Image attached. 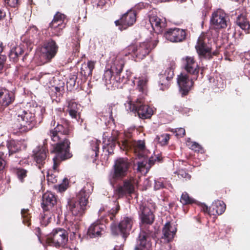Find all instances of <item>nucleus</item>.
<instances>
[{
    "label": "nucleus",
    "mask_w": 250,
    "mask_h": 250,
    "mask_svg": "<svg viewBox=\"0 0 250 250\" xmlns=\"http://www.w3.org/2000/svg\"><path fill=\"white\" fill-rule=\"evenodd\" d=\"M50 125L54 127L49 130L48 134L53 141L57 142L53 150L56 153L53 159V168L57 170L62 161L70 159L73 156L70 151V142L68 139L69 137L73 136V127L70 122L65 119L57 124L55 120H53Z\"/></svg>",
    "instance_id": "nucleus-1"
},
{
    "label": "nucleus",
    "mask_w": 250,
    "mask_h": 250,
    "mask_svg": "<svg viewBox=\"0 0 250 250\" xmlns=\"http://www.w3.org/2000/svg\"><path fill=\"white\" fill-rule=\"evenodd\" d=\"M184 68L188 74L192 76L189 79L187 74L181 73L178 76L177 83L179 86V92L182 97L188 94L193 86L194 81L196 80L199 76L200 67L194 57L186 56L182 58Z\"/></svg>",
    "instance_id": "nucleus-2"
},
{
    "label": "nucleus",
    "mask_w": 250,
    "mask_h": 250,
    "mask_svg": "<svg viewBox=\"0 0 250 250\" xmlns=\"http://www.w3.org/2000/svg\"><path fill=\"white\" fill-rule=\"evenodd\" d=\"M92 190L93 187L91 184L87 183L78 193L75 199H68L66 205L67 209L75 216H82L87 209L88 198Z\"/></svg>",
    "instance_id": "nucleus-3"
},
{
    "label": "nucleus",
    "mask_w": 250,
    "mask_h": 250,
    "mask_svg": "<svg viewBox=\"0 0 250 250\" xmlns=\"http://www.w3.org/2000/svg\"><path fill=\"white\" fill-rule=\"evenodd\" d=\"M17 122L13 127L20 132H27L36 124L35 109L24 110L21 108L17 112Z\"/></svg>",
    "instance_id": "nucleus-4"
},
{
    "label": "nucleus",
    "mask_w": 250,
    "mask_h": 250,
    "mask_svg": "<svg viewBox=\"0 0 250 250\" xmlns=\"http://www.w3.org/2000/svg\"><path fill=\"white\" fill-rule=\"evenodd\" d=\"M131 163L127 158H119L116 160L113 166V171L108 176L110 184L114 186L119 181L123 180L129 172Z\"/></svg>",
    "instance_id": "nucleus-5"
},
{
    "label": "nucleus",
    "mask_w": 250,
    "mask_h": 250,
    "mask_svg": "<svg viewBox=\"0 0 250 250\" xmlns=\"http://www.w3.org/2000/svg\"><path fill=\"white\" fill-rule=\"evenodd\" d=\"M158 42L157 40L144 42L137 46L130 45L126 49L128 54L133 53L137 59L143 60L156 46Z\"/></svg>",
    "instance_id": "nucleus-6"
},
{
    "label": "nucleus",
    "mask_w": 250,
    "mask_h": 250,
    "mask_svg": "<svg viewBox=\"0 0 250 250\" xmlns=\"http://www.w3.org/2000/svg\"><path fill=\"white\" fill-rule=\"evenodd\" d=\"M196 52L201 59L209 58L212 50V39L207 34L202 33L199 37L195 46Z\"/></svg>",
    "instance_id": "nucleus-7"
},
{
    "label": "nucleus",
    "mask_w": 250,
    "mask_h": 250,
    "mask_svg": "<svg viewBox=\"0 0 250 250\" xmlns=\"http://www.w3.org/2000/svg\"><path fill=\"white\" fill-rule=\"evenodd\" d=\"M134 222L133 217H124L118 226L114 224L113 223L110 225L112 233L116 235L120 234L125 241L130 234Z\"/></svg>",
    "instance_id": "nucleus-8"
},
{
    "label": "nucleus",
    "mask_w": 250,
    "mask_h": 250,
    "mask_svg": "<svg viewBox=\"0 0 250 250\" xmlns=\"http://www.w3.org/2000/svg\"><path fill=\"white\" fill-rule=\"evenodd\" d=\"M138 187V180L133 177H130L123 181L122 185L117 186L114 190L117 199H120L127 195L134 193Z\"/></svg>",
    "instance_id": "nucleus-9"
},
{
    "label": "nucleus",
    "mask_w": 250,
    "mask_h": 250,
    "mask_svg": "<svg viewBox=\"0 0 250 250\" xmlns=\"http://www.w3.org/2000/svg\"><path fill=\"white\" fill-rule=\"evenodd\" d=\"M132 111L137 113L140 118L150 119L153 114V110L148 105L145 104V98L138 97L134 102H130Z\"/></svg>",
    "instance_id": "nucleus-10"
},
{
    "label": "nucleus",
    "mask_w": 250,
    "mask_h": 250,
    "mask_svg": "<svg viewBox=\"0 0 250 250\" xmlns=\"http://www.w3.org/2000/svg\"><path fill=\"white\" fill-rule=\"evenodd\" d=\"M67 21L68 19L65 15L60 12H57L48 26L52 36L57 37L61 36L63 33V29L66 27Z\"/></svg>",
    "instance_id": "nucleus-11"
},
{
    "label": "nucleus",
    "mask_w": 250,
    "mask_h": 250,
    "mask_svg": "<svg viewBox=\"0 0 250 250\" xmlns=\"http://www.w3.org/2000/svg\"><path fill=\"white\" fill-rule=\"evenodd\" d=\"M68 241V233L62 228L54 229L47 238V242L50 246L56 248L64 246Z\"/></svg>",
    "instance_id": "nucleus-12"
},
{
    "label": "nucleus",
    "mask_w": 250,
    "mask_h": 250,
    "mask_svg": "<svg viewBox=\"0 0 250 250\" xmlns=\"http://www.w3.org/2000/svg\"><path fill=\"white\" fill-rule=\"evenodd\" d=\"M120 148L125 151H131L138 156H141L146 148L144 141H136L133 139H125L122 143H118Z\"/></svg>",
    "instance_id": "nucleus-13"
},
{
    "label": "nucleus",
    "mask_w": 250,
    "mask_h": 250,
    "mask_svg": "<svg viewBox=\"0 0 250 250\" xmlns=\"http://www.w3.org/2000/svg\"><path fill=\"white\" fill-rule=\"evenodd\" d=\"M152 232L148 227L141 229L137 239L134 250H152L151 235Z\"/></svg>",
    "instance_id": "nucleus-14"
},
{
    "label": "nucleus",
    "mask_w": 250,
    "mask_h": 250,
    "mask_svg": "<svg viewBox=\"0 0 250 250\" xmlns=\"http://www.w3.org/2000/svg\"><path fill=\"white\" fill-rule=\"evenodd\" d=\"M136 11L131 8L123 14L119 20L115 21L114 23L116 26L119 27L120 30H126L136 22Z\"/></svg>",
    "instance_id": "nucleus-15"
},
{
    "label": "nucleus",
    "mask_w": 250,
    "mask_h": 250,
    "mask_svg": "<svg viewBox=\"0 0 250 250\" xmlns=\"http://www.w3.org/2000/svg\"><path fill=\"white\" fill-rule=\"evenodd\" d=\"M187 30L177 28H167L164 32L163 37L167 41L173 43L181 42L187 38Z\"/></svg>",
    "instance_id": "nucleus-16"
},
{
    "label": "nucleus",
    "mask_w": 250,
    "mask_h": 250,
    "mask_svg": "<svg viewBox=\"0 0 250 250\" xmlns=\"http://www.w3.org/2000/svg\"><path fill=\"white\" fill-rule=\"evenodd\" d=\"M151 27L157 34H163L167 29V23L165 19H161L157 16L155 9H152L147 14Z\"/></svg>",
    "instance_id": "nucleus-17"
},
{
    "label": "nucleus",
    "mask_w": 250,
    "mask_h": 250,
    "mask_svg": "<svg viewBox=\"0 0 250 250\" xmlns=\"http://www.w3.org/2000/svg\"><path fill=\"white\" fill-rule=\"evenodd\" d=\"M48 156V150L47 143L45 140L42 145L37 146L33 150V159L39 169H41L44 167L45 164L47 161Z\"/></svg>",
    "instance_id": "nucleus-18"
},
{
    "label": "nucleus",
    "mask_w": 250,
    "mask_h": 250,
    "mask_svg": "<svg viewBox=\"0 0 250 250\" xmlns=\"http://www.w3.org/2000/svg\"><path fill=\"white\" fill-rule=\"evenodd\" d=\"M57 197L54 193L47 191L42 195L41 207L45 211L56 213Z\"/></svg>",
    "instance_id": "nucleus-19"
},
{
    "label": "nucleus",
    "mask_w": 250,
    "mask_h": 250,
    "mask_svg": "<svg viewBox=\"0 0 250 250\" xmlns=\"http://www.w3.org/2000/svg\"><path fill=\"white\" fill-rule=\"evenodd\" d=\"M15 100V93L5 87H0V111L12 104Z\"/></svg>",
    "instance_id": "nucleus-20"
},
{
    "label": "nucleus",
    "mask_w": 250,
    "mask_h": 250,
    "mask_svg": "<svg viewBox=\"0 0 250 250\" xmlns=\"http://www.w3.org/2000/svg\"><path fill=\"white\" fill-rule=\"evenodd\" d=\"M228 20V17L224 11L219 9L212 13L210 21L217 29L225 28L227 26Z\"/></svg>",
    "instance_id": "nucleus-21"
},
{
    "label": "nucleus",
    "mask_w": 250,
    "mask_h": 250,
    "mask_svg": "<svg viewBox=\"0 0 250 250\" xmlns=\"http://www.w3.org/2000/svg\"><path fill=\"white\" fill-rule=\"evenodd\" d=\"M174 67L170 65L164 73L160 74L159 84L161 90L164 91L168 88L173 78Z\"/></svg>",
    "instance_id": "nucleus-22"
},
{
    "label": "nucleus",
    "mask_w": 250,
    "mask_h": 250,
    "mask_svg": "<svg viewBox=\"0 0 250 250\" xmlns=\"http://www.w3.org/2000/svg\"><path fill=\"white\" fill-rule=\"evenodd\" d=\"M106 230L105 224L97 220L89 226L87 235L90 238L101 237L105 233Z\"/></svg>",
    "instance_id": "nucleus-23"
},
{
    "label": "nucleus",
    "mask_w": 250,
    "mask_h": 250,
    "mask_svg": "<svg viewBox=\"0 0 250 250\" xmlns=\"http://www.w3.org/2000/svg\"><path fill=\"white\" fill-rule=\"evenodd\" d=\"M59 46L56 42L50 39L45 41L42 46V52L45 54L48 60H51L57 54L58 51Z\"/></svg>",
    "instance_id": "nucleus-24"
},
{
    "label": "nucleus",
    "mask_w": 250,
    "mask_h": 250,
    "mask_svg": "<svg viewBox=\"0 0 250 250\" xmlns=\"http://www.w3.org/2000/svg\"><path fill=\"white\" fill-rule=\"evenodd\" d=\"M118 134L117 131L113 132L111 136L107 139L104 137L103 139V151L108 153V155H112L114 153V150L116 146L118 140Z\"/></svg>",
    "instance_id": "nucleus-25"
},
{
    "label": "nucleus",
    "mask_w": 250,
    "mask_h": 250,
    "mask_svg": "<svg viewBox=\"0 0 250 250\" xmlns=\"http://www.w3.org/2000/svg\"><path fill=\"white\" fill-rule=\"evenodd\" d=\"M140 217L142 222L146 225L152 224L155 220V215L147 207H143Z\"/></svg>",
    "instance_id": "nucleus-26"
},
{
    "label": "nucleus",
    "mask_w": 250,
    "mask_h": 250,
    "mask_svg": "<svg viewBox=\"0 0 250 250\" xmlns=\"http://www.w3.org/2000/svg\"><path fill=\"white\" fill-rule=\"evenodd\" d=\"M67 109L69 115L73 119L78 120V118H80V107L81 105L73 100H69L67 102Z\"/></svg>",
    "instance_id": "nucleus-27"
},
{
    "label": "nucleus",
    "mask_w": 250,
    "mask_h": 250,
    "mask_svg": "<svg viewBox=\"0 0 250 250\" xmlns=\"http://www.w3.org/2000/svg\"><path fill=\"white\" fill-rule=\"evenodd\" d=\"M100 141L94 139L90 142V148L88 150V156L92 159L93 163H95L99 156Z\"/></svg>",
    "instance_id": "nucleus-28"
},
{
    "label": "nucleus",
    "mask_w": 250,
    "mask_h": 250,
    "mask_svg": "<svg viewBox=\"0 0 250 250\" xmlns=\"http://www.w3.org/2000/svg\"><path fill=\"white\" fill-rule=\"evenodd\" d=\"M226 209V205L223 201H218L209 207V215H219L223 214Z\"/></svg>",
    "instance_id": "nucleus-29"
},
{
    "label": "nucleus",
    "mask_w": 250,
    "mask_h": 250,
    "mask_svg": "<svg viewBox=\"0 0 250 250\" xmlns=\"http://www.w3.org/2000/svg\"><path fill=\"white\" fill-rule=\"evenodd\" d=\"M25 48V47L21 44L12 48L9 54L10 60L13 62H17L19 58L23 54Z\"/></svg>",
    "instance_id": "nucleus-30"
},
{
    "label": "nucleus",
    "mask_w": 250,
    "mask_h": 250,
    "mask_svg": "<svg viewBox=\"0 0 250 250\" xmlns=\"http://www.w3.org/2000/svg\"><path fill=\"white\" fill-rule=\"evenodd\" d=\"M118 105L115 104L111 103L107 104L104 106L103 113L105 117H108L109 119L114 121V116L117 115Z\"/></svg>",
    "instance_id": "nucleus-31"
},
{
    "label": "nucleus",
    "mask_w": 250,
    "mask_h": 250,
    "mask_svg": "<svg viewBox=\"0 0 250 250\" xmlns=\"http://www.w3.org/2000/svg\"><path fill=\"white\" fill-rule=\"evenodd\" d=\"M124 65V59L120 56H117L112 60L110 68L111 69V72H114L116 75L123 71Z\"/></svg>",
    "instance_id": "nucleus-32"
},
{
    "label": "nucleus",
    "mask_w": 250,
    "mask_h": 250,
    "mask_svg": "<svg viewBox=\"0 0 250 250\" xmlns=\"http://www.w3.org/2000/svg\"><path fill=\"white\" fill-rule=\"evenodd\" d=\"M164 237L168 242L171 241L176 234V228L171 226L170 222L167 223L163 229Z\"/></svg>",
    "instance_id": "nucleus-33"
},
{
    "label": "nucleus",
    "mask_w": 250,
    "mask_h": 250,
    "mask_svg": "<svg viewBox=\"0 0 250 250\" xmlns=\"http://www.w3.org/2000/svg\"><path fill=\"white\" fill-rule=\"evenodd\" d=\"M236 23L242 29L244 30L246 33H249L250 32V24L246 14L243 13L239 15L237 17Z\"/></svg>",
    "instance_id": "nucleus-34"
},
{
    "label": "nucleus",
    "mask_w": 250,
    "mask_h": 250,
    "mask_svg": "<svg viewBox=\"0 0 250 250\" xmlns=\"http://www.w3.org/2000/svg\"><path fill=\"white\" fill-rule=\"evenodd\" d=\"M148 79L146 77H139L137 81V89L142 93V95L139 97H144L146 95L147 92Z\"/></svg>",
    "instance_id": "nucleus-35"
},
{
    "label": "nucleus",
    "mask_w": 250,
    "mask_h": 250,
    "mask_svg": "<svg viewBox=\"0 0 250 250\" xmlns=\"http://www.w3.org/2000/svg\"><path fill=\"white\" fill-rule=\"evenodd\" d=\"M95 67V62L89 61L86 64H82L81 68V73L85 77L90 76L92 74V71Z\"/></svg>",
    "instance_id": "nucleus-36"
},
{
    "label": "nucleus",
    "mask_w": 250,
    "mask_h": 250,
    "mask_svg": "<svg viewBox=\"0 0 250 250\" xmlns=\"http://www.w3.org/2000/svg\"><path fill=\"white\" fill-rule=\"evenodd\" d=\"M26 33L29 36L30 40L33 43L35 42H38L39 41L40 31L36 26L32 25L30 26Z\"/></svg>",
    "instance_id": "nucleus-37"
},
{
    "label": "nucleus",
    "mask_w": 250,
    "mask_h": 250,
    "mask_svg": "<svg viewBox=\"0 0 250 250\" xmlns=\"http://www.w3.org/2000/svg\"><path fill=\"white\" fill-rule=\"evenodd\" d=\"M55 212L51 211H45L43 210L41 213V225L46 227L50 222L52 217L55 215Z\"/></svg>",
    "instance_id": "nucleus-38"
},
{
    "label": "nucleus",
    "mask_w": 250,
    "mask_h": 250,
    "mask_svg": "<svg viewBox=\"0 0 250 250\" xmlns=\"http://www.w3.org/2000/svg\"><path fill=\"white\" fill-rule=\"evenodd\" d=\"M7 148L8 149L9 155L19 151L21 150V146L18 142L15 140H10L7 142Z\"/></svg>",
    "instance_id": "nucleus-39"
},
{
    "label": "nucleus",
    "mask_w": 250,
    "mask_h": 250,
    "mask_svg": "<svg viewBox=\"0 0 250 250\" xmlns=\"http://www.w3.org/2000/svg\"><path fill=\"white\" fill-rule=\"evenodd\" d=\"M64 91V86H52L49 91V94L52 99L59 97L62 96L63 91Z\"/></svg>",
    "instance_id": "nucleus-40"
},
{
    "label": "nucleus",
    "mask_w": 250,
    "mask_h": 250,
    "mask_svg": "<svg viewBox=\"0 0 250 250\" xmlns=\"http://www.w3.org/2000/svg\"><path fill=\"white\" fill-rule=\"evenodd\" d=\"M130 77V72L126 71L125 73H124L122 71L119 74L115 75V79L116 81L119 83H125L129 80Z\"/></svg>",
    "instance_id": "nucleus-41"
},
{
    "label": "nucleus",
    "mask_w": 250,
    "mask_h": 250,
    "mask_svg": "<svg viewBox=\"0 0 250 250\" xmlns=\"http://www.w3.org/2000/svg\"><path fill=\"white\" fill-rule=\"evenodd\" d=\"M235 51L234 45L233 44H229L227 45L224 52L226 60L232 61L231 57L233 56Z\"/></svg>",
    "instance_id": "nucleus-42"
},
{
    "label": "nucleus",
    "mask_w": 250,
    "mask_h": 250,
    "mask_svg": "<svg viewBox=\"0 0 250 250\" xmlns=\"http://www.w3.org/2000/svg\"><path fill=\"white\" fill-rule=\"evenodd\" d=\"M21 214L22 217V222L25 225L29 227L31 225V216L28 209H22L21 211Z\"/></svg>",
    "instance_id": "nucleus-43"
},
{
    "label": "nucleus",
    "mask_w": 250,
    "mask_h": 250,
    "mask_svg": "<svg viewBox=\"0 0 250 250\" xmlns=\"http://www.w3.org/2000/svg\"><path fill=\"white\" fill-rule=\"evenodd\" d=\"M180 201L183 205H190L195 202V200L190 197L186 192L182 194Z\"/></svg>",
    "instance_id": "nucleus-44"
},
{
    "label": "nucleus",
    "mask_w": 250,
    "mask_h": 250,
    "mask_svg": "<svg viewBox=\"0 0 250 250\" xmlns=\"http://www.w3.org/2000/svg\"><path fill=\"white\" fill-rule=\"evenodd\" d=\"M150 168L149 166H147L146 161H144L142 162H137V171L141 172L142 174L147 173Z\"/></svg>",
    "instance_id": "nucleus-45"
},
{
    "label": "nucleus",
    "mask_w": 250,
    "mask_h": 250,
    "mask_svg": "<svg viewBox=\"0 0 250 250\" xmlns=\"http://www.w3.org/2000/svg\"><path fill=\"white\" fill-rule=\"evenodd\" d=\"M120 209V206L118 202H117L116 206L112 208L107 212V217L109 218L111 221H114L115 220L116 215L118 213Z\"/></svg>",
    "instance_id": "nucleus-46"
},
{
    "label": "nucleus",
    "mask_w": 250,
    "mask_h": 250,
    "mask_svg": "<svg viewBox=\"0 0 250 250\" xmlns=\"http://www.w3.org/2000/svg\"><path fill=\"white\" fill-rule=\"evenodd\" d=\"M15 173L19 180L23 183L24 179L27 177V170L22 168H17L15 170Z\"/></svg>",
    "instance_id": "nucleus-47"
},
{
    "label": "nucleus",
    "mask_w": 250,
    "mask_h": 250,
    "mask_svg": "<svg viewBox=\"0 0 250 250\" xmlns=\"http://www.w3.org/2000/svg\"><path fill=\"white\" fill-rule=\"evenodd\" d=\"M169 139L170 135L167 133L163 134L157 137L158 142L161 146L167 145Z\"/></svg>",
    "instance_id": "nucleus-48"
},
{
    "label": "nucleus",
    "mask_w": 250,
    "mask_h": 250,
    "mask_svg": "<svg viewBox=\"0 0 250 250\" xmlns=\"http://www.w3.org/2000/svg\"><path fill=\"white\" fill-rule=\"evenodd\" d=\"M91 1L93 6L97 9H103L106 3V0H91Z\"/></svg>",
    "instance_id": "nucleus-49"
},
{
    "label": "nucleus",
    "mask_w": 250,
    "mask_h": 250,
    "mask_svg": "<svg viewBox=\"0 0 250 250\" xmlns=\"http://www.w3.org/2000/svg\"><path fill=\"white\" fill-rule=\"evenodd\" d=\"M176 172L179 178H183L186 180H189L191 178V175L185 169H179Z\"/></svg>",
    "instance_id": "nucleus-50"
},
{
    "label": "nucleus",
    "mask_w": 250,
    "mask_h": 250,
    "mask_svg": "<svg viewBox=\"0 0 250 250\" xmlns=\"http://www.w3.org/2000/svg\"><path fill=\"white\" fill-rule=\"evenodd\" d=\"M162 157L160 156L154 155L151 156L148 160V165L149 167L152 166L156 162H161Z\"/></svg>",
    "instance_id": "nucleus-51"
},
{
    "label": "nucleus",
    "mask_w": 250,
    "mask_h": 250,
    "mask_svg": "<svg viewBox=\"0 0 250 250\" xmlns=\"http://www.w3.org/2000/svg\"><path fill=\"white\" fill-rule=\"evenodd\" d=\"M189 148L195 151L202 152L203 151V147L196 142H191Z\"/></svg>",
    "instance_id": "nucleus-52"
},
{
    "label": "nucleus",
    "mask_w": 250,
    "mask_h": 250,
    "mask_svg": "<svg viewBox=\"0 0 250 250\" xmlns=\"http://www.w3.org/2000/svg\"><path fill=\"white\" fill-rule=\"evenodd\" d=\"M68 180L67 178H64L63 181V183L60 184L59 187V189L60 192H63L66 190L68 188Z\"/></svg>",
    "instance_id": "nucleus-53"
},
{
    "label": "nucleus",
    "mask_w": 250,
    "mask_h": 250,
    "mask_svg": "<svg viewBox=\"0 0 250 250\" xmlns=\"http://www.w3.org/2000/svg\"><path fill=\"white\" fill-rule=\"evenodd\" d=\"M113 75L115 76V74L114 72H111V69L110 68L108 69V70H106L104 73V79L105 81H109Z\"/></svg>",
    "instance_id": "nucleus-54"
},
{
    "label": "nucleus",
    "mask_w": 250,
    "mask_h": 250,
    "mask_svg": "<svg viewBox=\"0 0 250 250\" xmlns=\"http://www.w3.org/2000/svg\"><path fill=\"white\" fill-rule=\"evenodd\" d=\"M176 136L179 138L183 137L186 134V131L184 128H176L174 131Z\"/></svg>",
    "instance_id": "nucleus-55"
},
{
    "label": "nucleus",
    "mask_w": 250,
    "mask_h": 250,
    "mask_svg": "<svg viewBox=\"0 0 250 250\" xmlns=\"http://www.w3.org/2000/svg\"><path fill=\"white\" fill-rule=\"evenodd\" d=\"M4 1L8 6L11 7H16L19 5V0H4Z\"/></svg>",
    "instance_id": "nucleus-56"
},
{
    "label": "nucleus",
    "mask_w": 250,
    "mask_h": 250,
    "mask_svg": "<svg viewBox=\"0 0 250 250\" xmlns=\"http://www.w3.org/2000/svg\"><path fill=\"white\" fill-rule=\"evenodd\" d=\"M4 152H0V170H3L6 165V161L4 160Z\"/></svg>",
    "instance_id": "nucleus-57"
},
{
    "label": "nucleus",
    "mask_w": 250,
    "mask_h": 250,
    "mask_svg": "<svg viewBox=\"0 0 250 250\" xmlns=\"http://www.w3.org/2000/svg\"><path fill=\"white\" fill-rule=\"evenodd\" d=\"M165 187L164 183L160 180H155L154 188L155 190H159Z\"/></svg>",
    "instance_id": "nucleus-58"
},
{
    "label": "nucleus",
    "mask_w": 250,
    "mask_h": 250,
    "mask_svg": "<svg viewBox=\"0 0 250 250\" xmlns=\"http://www.w3.org/2000/svg\"><path fill=\"white\" fill-rule=\"evenodd\" d=\"M68 229L70 232L75 234L79 229V225L77 223L75 224L72 223L71 225V228L69 227Z\"/></svg>",
    "instance_id": "nucleus-59"
},
{
    "label": "nucleus",
    "mask_w": 250,
    "mask_h": 250,
    "mask_svg": "<svg viewBox=\"0 0 250 250\" xmlns=\"http://www.w3.org/2000/svg\"><path fill=\"white\" fill-rule=\"evenodd\" d=\"M6 60V56L5 55H0V73L2 72Z\"/></svg>",
    "instance_id": "nucleus-60"
},
{
    "label": "nucleus",
    "mask_w": 250,
    "mask_h": 250,
    "mask_svg": "<svg viewBox=\"0 0 250 250\" xmlns=\"http://www.w3.org/2000/svg\"><path fill=\"white\" fill-rule=\"evenodd\" d=\"M47 179L48 182H50L52 183H55L57 182V179L53 174H50V171H48L47 175Z\"/></svg>",
    "instance_id": "nucleus-61"
},
{
    "label": "nucleus",
    "mask_w": 250,
    "mask_h": 250,
    "mask_svg": "<svg viewBox=\"0 0 250 250\" xmlns=\"http://www.w3.org/2000/svg\"><path fill=\"white\" fill-rule=\"evenodd\" d=\"M76 78L72 77L69 79L67 82V87L69 86L70 88H73L76 84Z\"/></svg>",
    "instance_id": "nucleus-62"
},
{
    "label": "nucleus",
    "mask_w": 250,
    "mask_h": 250,
    "mask_svg": "<svg viewBox=\"0 0 250 250\" xmlns=\"http://www.w3.org/2000/svg\"><path fill=\"white\" fill-rule=\"evenodd\" d=\"M145 3L144 2H140L137 4L134 8V10L136 11V10H140L145 8ZM133 9V8H132Z\"/></svg>",
    "instance_id": "nucleus-63"
},
{
    "label": "nucleus",
    "mask_w": 250,
    "mask_h": 250,
    "mask_svg": "<svg viewBox=\"0 0 250 250\" xmlns=\"http://www.w3.org/2000/svg\"><path fill=\"white\" fill-rule=\"evenodd\" d=\"M35 233L38 236L39 240H40L41 235H42V231L41 229L39 227H36L34 230Z\"/></svg>",
    "instance_id": "nucleus-64"
}]
</instances>
